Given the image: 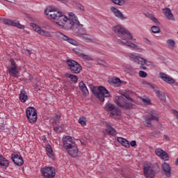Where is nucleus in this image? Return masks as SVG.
I'll return each instance as SVG.
<instances>
[{
  "mask_svg": "<svg viewBox=\"0 0 178 178\" xmlns=\"http://www.w3.org/2000/svg\"><path fill=\"white\" fill-rule=\"evenodd\" d=\"M44 13L47 19L56 23V26L63 27L64 25L67 30H73L74 27L80 24L79 18L73 13H69L67 17L59 11L52 10V8H47Z\"/></svg>",
  "mask_w": 178,
  "mask_h": 178,
  "instance_id": "f257e3e1",
  "label": "nucleus"
},
{
  "mask_svg": "<svg viewBox=\"0 0 178 178\" xmlns=\"http://www.w3.org/2000/svg\"><path fill=\"white\" fill-rule=\"evenodd\" d=\"M114 101L118 106L124 108V109H130V108H133L131 98H129V96L124 95H117L115 96Z\"/></svg>",
  "mask_w": 178,
  "mask_h": 178,
  "instance_id": "f03ea898",
  "label": "nucleus"
},
{
  "mask_svg": "<svg viewBox=\"0 0 178 178\" xmlns=\"http://www.w3.org/2000/svg\"><path fill=\"white\" fill-rule=\"evenodd\" d=\"M113 31L118 35H122V37L127 40H133V35L122 25H117L113 27Z\"/></svg>",
  "mask_w": 178,
  "mask_h": 178,
  "instance_id": "7ed1b4c3",
  "label": "nucleus"
},
{
  "mask_svg": "<svg viewBox=\"0 0 178 178\" xmlns=\"http://www.w3.org/2000/svg\"><path fill=\"white\" fill-rule=\"evenodd\" d=\"M129 58L131 62H135V63L140 65V69H143V70H147V67L144 66L145 65H147V60H145L144 58H142L140 54H137L136 53H130Z\"/></svg>",
  "mask_w": 178,
  "mask_h": 178,
  "instance_id": "20e7f679",
  "label": "nucleus"
},
{
  "mask_svg": "<svg viewBox=\"0 0 178 178\" xmlns=\"http://www.w3.org/2000/svg\"><path fill=\"white\" fill-rule=\"evenodd\" d=\"M158 166L156 165H153L151 163H147L145 165L143 168V172L145 177L147 178H154L155 175H156V168Z\"/></svg>",
  "mask_w": 178,
  "mask_h": 178,
  "instance_id": "39448f33",
  "label": "nucleus"
},
{
  "mask_svg": "<svg viewBox=\"0 0 178 178\" xmlns=\"http://www.w3.org/2000/svg\"><path fill=\"white\" fill-rule=\"evenodd\" d=\"M66 64L72 73H74L75 74H79V73H80L81 70H83V68L80 63H79L76 60L68 59L66 60Z\"/></svg>",
  "mask_w": 178,
  "mask_h": 178,
  "instance_id": "423d86ee",
  "label": "nucleus"
},
{
  "mask_svg": "<svg viewBox=\"0 0 178 178\" xmlns=\"http://www.w3.org/2000/svg\"><path fill=\"white\" fill-rule=\"evenodd\" d=\"M105 109L107 112H110V116L113 119H120V111L111 103H106Z\"/></svg>",
  "mask_w": 178,
  "mask_h": 178,
  "instance_id": "0eeeda50",
  "label": "nucleus"
},
{
  "mask_svg": "<svg viewBox=\"0 0 178 178\" xmlns=\"http://www.w3.org/2000/svg\"><path fill=\"white\" fill-rule=\"evenodd\" d=\"M152 120H156V122L159 120V114L155 110H152L149 113V115L145 118V123L147 127H152Z\"/></svg>",
  "mask_w": 178,
  "mask_h": 178,
  "instance_id": "6e6552de",
  "label": "nucleus"
},
{
  "mask_svg": "<svg viewBox=\"0 0 178 178\" xmlns=\"http://www.w3.org/2000/svg\"><path fill=\"white\" fill-rule=\"evenodd\" d=\"M40 173L44 178H54L56 175V170L54 167L44 166L40 168Z\"/></svg>",
  "mask_w": 178,
  "mask_h": 178,
  "instance_id": "1a4fd4ad",
  "label": "nucleus"
},
{
  "mask_svg": "<svg viewBox=\"0 0 178 178\" xmlns=\"http://www.w3.org/2000/svg\"><path fill=\"white\" fill-rule=\"evenodd\" d=\"M98 90L99 92H93L95 95H96L97 98H99L101 102H104V101H105V98L111 97L109 91L106 90V88H105L104 86H99L98 88Z\"/></svg>",
  "mask_w": 178,
  "mask_h": 178,
  "instance_id": "9d476101",
  "label": "nucleus"
},
{
  "mask_svg": "<svg viewBox=\"0 0 178 178\" xmlns=\"http://www.w3.org/2000/svg\"><path fill=\"white\" fill-rule=\"evenodd\" d=\"M26 113L29 123H35V122H37V111H35L34 107H28Z\"/></svg>",
  "mask_w": 178,
  "mask_h": 178,
  "instance_id": "9b49d317",
  "label": "nucleus"
},
{
  "mask_svg": "<svg viewBox=\"0 0 178 178\" xmlns=\"http://www.w3.org/2000/svg\"><path fill=\"white\" fill-rule=\"evenodd\" d=\"M143 84L145 87L151 86V88L154 90V92H156V97H158V98H159L161 101H166V95H165V93H163V92H161L159 88H156L155 87H154V86L149 84L147 81H143Z\"/></svg>",
  "mask_w": 178,
  "mask_h": 178,
  "instance_id": "f8f14e48",
  "label": "nucleus"
},
{
  "mask_svg": "<svg viewBox=\"0 0 178 178\" xmlns=\"http://www.w3.org/2000/svg\"><path fill=\"white\" fill-rule=\"evenodd\" d=\"M56 36L57 37V38L61 40V41H67V42H69L72 45H77V41L74 40L71 38H69L68 36L59 31L56 33Z\"/></svg>",
  "mask_w": 178,
  "mask_h": 178,
  "instance_id": "ddd939ff",
  "label": "nucleus"
},
{
  "mask_svg": "<svg viewBox=\"0 0 178 178\" xmlns=\"http://www.w3.org/2000/svg\"><path fill=\"white\" fill-rule=\"evenodd\" d=\"M10 158L13 163L17 166H22L24 163V160H23L22 155L16 152L13 153Z\"/></svg>",
  "mask_w": 178,
  "mask_h": 178,
  "instance_id": "4468645a",
  "label": "nucleus"
},
{
  "mask_svg": "<svg viewBox=\"0 0 178 178\" xmlns=\"http://www.w3.org/2000/svg\"><path fill=\"white\" fill-rule=\"evenodd\" d=\"M30 26L31 27H33L34 31H36L38 34H40V35H44V37H51V33L42 30L41 27L36 24L31 23Z\"/></svg>",
  "mask_w": 178,
  "mask_h": 178,
  "instance_id": "2eb2a0df",
  "label": "nucleus"
},
{
  "mask_svg": "<svg viewBox=\"0 0 178 178\" xmlns=\"http://www.w3.org/2000/svg\"><path fill=\"white\" fill-rule=\"evenodd\" d=\"M75 143L76 142H74V140H73V138H72V136H66L63 138V148L65 149H68L70 147H72Z\"/></svg>",
  "mask_w": 178,
  "mask_h": 178,
  "instance_id": "dca6fc26",
  "label": "nucleus"
},
{
  "mask_svg": "<svg viewBox=\"0 0 178 178\" xmlns=\"http://www.w3.org/2000/svg\"><path fill=\"white\" fill-rule=\"evenodd\" d=\"M65 151H67V154H69V155H70V156L72 158H76V156L79 155V148L77 147V144L76 143H74V145L67 149H65Z\"/></svg>",
  "mask_w": 178,
  "mask_h": 178,
  "instance_id": "f3484780",
  "label": "nucleus"
},
{
  "mask_svg": "<svg viewBox=\"0 0 178 178\" xmlns=\"http://www.w3.org/2000/svg\"><path fill=\"white\" fill-rule=\"evenodd\" d=\"M11 65L8 69V72L12 77H17V74L19 73V70H17V65H16V62L15 60H10Z\"/></svg>",
  "mask_w": 178,
  "mask_h": 178,
  "instance_id": "a211bd4d",
  "label": "nucleus"
},
{
  "mask_svg": "<svg viewBox=\"0 0 178 178\" xmlns=\"http://www.w3.org/2000/svg\"><path fill=\"white\" fill-rule=\"evenodd\" d=\"M159 76H160V79H161L163 81H165V83H167L168 84H175L176 83V80H175L170 76L163 72H160Z\"/></svg>",
  "mask_w": 178,
  "mask_h": 178,
  "instance_id": "6ab92c4d",
  "label": "nucleus"
},
{
  "mask_svg": "<svg viewBox=\"0 0 178 178\" xmlns=\"http://www.w3.org/2000/svg\"><path fill=\"white\" fill-rule=\"evenodd\" d=\"M155 154L163 161H169V155L161 148L156 149Z\"/></svg>",
  "mask_w": 178,
  "mask_h": 178,
  "instance_id": "aec40b11",
  "label": "nucleus"
},
{
  "mask_svg": "<svg viewBox=\"0 0 178 178\" xmlns=\"http://www.w3.org/2000/svg\"><path fill=\"white\" fill-rule=\"evenodd\" d=\"M74 51L75 52V54H76V55H78L81 58H83V59H86V60H92V58H91L90 56L83 54V51L79 49V47L74 48Z\"/></svg>",
  "mask_w": 178,
  "mask_h": 178,
  "instance_id": "412c9836",
  "label": "nucleus"
},
{
  "mask_svg": "<svg viewBox=\"0 0 178 178\" xmlns=\"http://www.w3.org/2000/svg\"><path fill=\"white\" fill-rule=\"evenodd\" d=\"M161 168L166 177H170L172 175V169L170 168V165H169L168 163H164L162 164Z\"/></svg>",
  "mask_w": 178,
  "mask_h": 178,
  "instance_id": "4be33fe9",
  "label": "nucleus"
},
{
  "mask_svg": "<svg viewBox=\"0 0 178 178\" xmlns=\"http://www.w3.org/2000/svg\"><path fill=\"white\" fill-rule=\"evenodd\" d=\"M111 10L113 12V15L115 16V17H118V19H120L121 20H124L126 18L124 17V15L120 12V10H118V8H115L114 6L111 7Z\"/></svg>",
  "mask_w": 178,
  "mask_h": 178,
  "instance_id": "5701e85b",
  "label": "nucleus"
},
{
  "mask_svg": "<svg viewBox=\"0 0 178 178\" xmlns=\"http://www.w3.org/2000/svg\"><path fill=\"white\" fill-rule=\"evenodd\" d=\"M109 84L113 87H120L122 86V81L118 77H113L108 81Z\"/></svg>",
  "mask_w": 178,
  "mask_h": 178,
  "instance_id": "b1692460",
  "label": "nucleus"
},
{
  "mask_svg": "<svg viewBox=\"0 0 178 178\" xmlns=\"http://www.w3.org/2000/svg\"><path fill=\"white\" fill-rule=\"evenodd\" d=\"M163 14L165 16V17L168 19V20H172L175 21V16L172 13V10L170 8H165L163 10Z\"/></svg>",
  "mask_w": 178,
  "mask_h": 178,
  "instance_id": "393cba45",
  "label": "nucleus"
},
{
  "mask_svg": "<svg viewBox=\"0 0 178 178\" xmlns=\"http://www.w3.org/2000/svg\"><path fill=\"white\" fill-rule=\"evenodd\" d=\"M9 161L6 159V158L0 155V166H1V168H9Z\"/></svg>",
  "mask_w": 178,
  "mask_h": 178,
  "instance_id": "a878e982",
  "label": "nucleus"
},
{
  "mask_svg": "<svg viewBox=\"0 0 178 178\" xmlns=\"http://www.w3.org/2000/svg\"><path fill=\"white\" fill-rule=\"evenodd\" d=\"M119 42H121V44H124V45H127L128 47H130L131 48H137V45L136 44L127 40L125 39H118Z\"/></svg>",
  "mask_w": 178,
  "mask_h": 178,
  "instance_id": "bb28decb",
  "label": "nucleus"
},
{
  "mask_svg": "<svg viewBox=\"0 0 178 178\" xmlns=\"http://www.w3.org/2000/svg\"><path fill=\"white\" fill-rule=\"evenodd\" d=\"M106 131L109 134V136H116V129L115 128L112 127V126L107 124L106 125Z\"/></svg>",
  "mask_w": 178,
  "mask_h": 178,
  "instance_id": "cd10ccee",
  "label": "nucleus"
},
{
  "mask_svg": "<svg viewBox=\"0 0 178 178\" xmlns=\"http://www.w3.org/2000/svg\"><path fill=\"white\" fill-rule=\"evenodd\" d=\"M18 22L19 21L17 20H10L8 19H4L3 21L4 24H7V26H12L13 27H17Z\"/></svg>",
  "mask_w": 178,
  "mask_h": 178,
  "instance_id": "c85d7f7f",
  "label": "nucleus"
},
{
  "mask_svg": "<svg viewBox=\"0 0 178 178\" xmlns=\"http://www.w3.org/2000/svg\"><path fill=\"white\" fill-rule=\"evenodd\" d=\"M118 141L120 143V144H122L123 147L125 148H129L130 147V143H129V140H127L126 138H118Z\"/></svg>",
  "mask_w": 178,
  "mask_h": 178,
  "instance_id": "c756f323",
  "label": "nucleus"
},
{
  "mask_svg": "<svg viewBox=\"0 0 178 178\" xmlns=\"http://www.w3.org/2000/svg\"><path fill=\"white\" fill-rule=\"evenodd\" d=\"M79 88L84 95L88 94V88H87V86L83 81L79 82Z\"/></svg>",
  "mask_w": 178,
  "mask_h": 178,
  "instance_id": "7c9ffc66",
  "label": "nucleus"
},
{
  "mask_svg": "<svg viewBox=\"0 0 178 178\" xmlns=\"http://www.w3.org/2000/svg\"><path fill=\"white\" fill-rule=\"evenodd\" d=\"M28 99L29 96H27L26 91L24 90H22L19 94V101L24 103L26 101H27Z\"/></svg>",
  "mask_w": 178,
  "mask_h": 178,
  "instance_id": "2f4dec72",
  "label": "nucleus"
},
{
  "mask_svg": "<svg viewBox=\"0 0 178 178\" xmlns=\"http://www.w3.org/2000/svg\"><path fill=\"white\" fill-rule=\"evenodd\" d=\"M46 151L49 158L54 157V150L52 149V147L50 145H46Z\"/></svg>",
  "mask_w": 178,
  "mask_h": 178,
  "instance_id": "473e14b6",
  "label": "nucleus"
},
{
  "mask_svg": "<svg viewBox=\"0 0 178 178\" xmlns=\"http://www.w3.org/2000/svg\"><path fill=\"white\" fill-rule=\"evenodd\" d=\"M65 76L67 79H70L71 81H72L73 83H77V81L79 80V78L77 77V76L72 74H67Z\"/></svg>",
  "mask_w": 178,
  "mask_h": 178,
  "instance_id": "72a5a7b5",
  "label": "nucleus"
},
{
  "mask_svg": "<svg viewBox=\"0 0 178 178\" xmlns=\"http://www.w3.org/2000/svg\"><path fill=\"white\" fill-rule=\"evenodd\" d=\"M166 44L168 48H170V49H173L175 48V45H176V42L172 39L167 40Z\"/></svg>",
  "mask_w": 178,
  "mask_h": 178,
  "instance_id": "f704fd0d",
  "label": "nucleus"
},
{
  "mask_svg": "<svg viewBox=\"0 0 178 178\" xmlns=\"http://www.w3.org/2000/svg\"><path fill=\"white\" fill-rule=\"evenodd\" d=\"M113 3H115V5H119L120 6H122L124 5L125 1L124 0H111Z\"/></svg>",
  "mask_w": 178,
  "mask_h": 178,
  "instance_id": "c9c22d12",
  "label": "nucleus"
},
{
  "mask_svg": "<svg viewBox=\"0 0 178 178\" xmlns=\"http://www.w3.org/2000/svg\"><path fill=\"white\" fill-rule=\"evenodd\" d=\"M82 38L85 41H87V42H90V41H92V39L91 38V36L90 35L83 34Z\"/></svg>",
  "mask_w": 178,
  "mask_h": 178,
  "instance_id": "e433bc0d",
  "label": "nucleus"
},
{
  "mask_svg": "<svg viewBox=\"0 0 178 178\" xmlns=\"http://www.w3.org/2000/svg\"><path fill=\"white\" fill-rule=\"evenodd\" d=\"M152 33H154V34H158V33H160L161 29H160L159 26H153L152 27Z\"/></svg>",
  "mask_w": 178,
  "mask_h": 178,
  "instance_id": "4c0bfd02",
  "label": "nucleus"
},
{
  "mask_svg": "<svg viewBox=\"0 0 178 178\" xmlns=\"http://www.w3.org/2000/svg\"><path fill=\"white\" fill-rule=\"evenodd\" d=\"M97 63L98 65H101L102 66H104V67H106L108 66V64L105 61L101 59H98L97 60Z\"/></svg>",
  "mask_w": 178,
  "mask_h": 178,
  "instance_id": "58836bf2",
  "label": "nucleus"
},
{
  "mask_svg": "<svg viewBox=\"0 0 178 178\" xmlns=\"http://www.w3.org/2000/svg\"><path fill=\"white\" fill-rule=\"evenodd\" d=\"M60 118H61L60 115H56V119H54L53 121V126H56V124L58 123V122L60 120Z\"/></svg>",
  "mask_w": 178,
  "mask_h": 178,
  "instance_id": "ea45409f",
  "label": "nucleus"
},
{
  "mask_svg": "<svg viewBox=\"0 0 178 178\" xmlns=\"http://www.w3.org/2000/svg\"><path fill=\"white\" fill-rule=\"evenodd\" d=\"M79 123L81 124V126H87V122H86V120H83V118L79 119Z\"/></svg>",
  "mask_w": 178,
  "mask_h": 178,
  "instance_id": "a19ab883",
  "label": "nucleus"
},
{
  "mask_svg": "<svg viewBox=\"0 0 178 178\" xmlns=\"http://www.w3.org/2000/svg\"><path fill=\"white\" fill-rule=\"evenodd\" d=\"M139 76H140V77L145 78V77H147V76H148V74H147V72H145L144 71H140Z\"/></svg>",
  "mask_w": 178,
  "mask_h": 178,
  "instance_id": "79ce46f5",
  "label": "nucleus"
},
{
  "mask_svg": "<svg viewBox=\"0 0 178 178\" xmlns=\"http://www.w3.org/2000/svg\"><path fill=\"white\" fill-rule=\"evenodd\" d=\"M54 131H56V133H60L62 131V129H60V127H59V126L55 127V125H54Z\"/></svg>",
  "mask_w": 178,
  "mask_h": 178,
  "instance_id": "37998d69",
  "label": "nucleus"
},
{
  "mask_svg": "<svg viewBox=\"0 0 178 178\" xmlns=\"http://www.w3.org/2000/svg\"><path fill=\"white\" fill-rule=\"evenodd\" d=\"M143 102L146 104V105H151V100L149 99H143Z\"/></svg>",
  "mask_w": 178,
  "mask_h": 178,
  "instance_id": "c03bdc74",
  "label": "nucleus"
},
{
  "mask_svg": "<svg viewBox=\"0 0 178 178\" xmlns=\"http://www.w3.org/2000/svg\"><path fill=\"white\" fill-rule=\"evenodd\" d=\"M17 29H19L21 30H24V26L22 25V24H20V22H18V23L17 24Z\"/></svg>",
  "mask_w": 178,
  "mask_h": 178,
  "instance_id": "a18cd8bd",
  "label": "nucleus"
},
{
  "mask_svg": "<svg viewBox=\"0 0 178 178\" xmlns=\"http://www.w3.org/2000/svg\"><path fill=\"white\" fill-rule=\"evenodd\" d=\"M130 145L131 147H136V145H137V142H136V140H132L130 142Z\"/></svg>",
  "mask_w": 178,
  "mask_h": 178,
  "instance_id": "49530a36",
  "label": "nucleus"
},
{
  "mask_svg": "<svg viewBox=\"0 0 178 178\" xmlns=\"http://www.w3.org/2000/svg\"><path fill=\"white\" fill-rule=\"evenodd\" d=\"M152 20L154 23H158V19L155 17H152Z\"/></svg>",
  "mask_w": 178,
  "mask_h": 178,
  "instance_id": "de8ad7c7",
  "label": "nucleus"
},
{
  "mask_svg": "<svg viewBox=\"0 0 178 178\" xmlns=\"http://www.w3.org/2000/svg\"><path fill=\"white\" fill-rule=\"evenodd\" d=\"M58 127H60V129H61V131L63 130V128L65 127V125L63 124H60Z\"/></svg>",
  "mask_w": 178,
  "mask_h": 178,
  "instance_id": "09e8293b",
  "label": "nucleus"
},
{
  "mask_svg": "<svg viewBox=\"0 0 178 178\" xmlns=\"http://www.w3.org/2000/svg\"><path fill=\"white\" fill-rule=\"evenodd\" d=\"M145 42H146V44H151V41H149V40L147 38L145 39Z\"/></svg>",
  "mask_w": 178,
  "mask_h": 178,
  "instance_id": "8fccbe9b",
  "label": "nucleus"
},
{
  "mask_svg": "<svg viewBox=\"0 0 178 178\" xmlns=\"http://www.w3.org/2000/svg\"><path fill=\"white\" fill-rule=\"evenodd\" d=\"M26 52L28 55H31V51L26 49Z\"/></svg>",
  "mask_w": 178,
  "mask_h": 178,
  "instance_id": "3c124183",
  "label": "nucleus"
},
{
  "mask_svg": "<svg viewBox=\"0 0 178 178\" xmlns=\"http://www.w3.org/2000/svg\"><path fill=\"white\" fill-rule=\"evenodd\" d=\"M61 2H63V3H65V2H69V0H59Z\"/></svg>",
  "mask_w": 178,
  "mask_h": 178,
  "instance_id": "603ef678",
  "label": "nucleus"
},
{
  "mask_svg": "<svg viewBox=\"0 0 178 178\" xmlns=\"http://www.w3.org/2000/svg\"><path fill=\"white\" fill-rule=\"evenodd\" d=\"M164 137H165V140H169V136L165 135Z\"/></svg>",
  "mask_w": 178,
  "mask_h": 178,
  "instance_id": "864d4df0",
  "label": "nucleus"
},
{
  "mask_svg": "<svg viewBox=\"0 0 178 178\" xmlns=\"http://www.w3.org/2000/svg\"><path fill=\"white\" fill-rule=\"evenodd\" d=\"M175 165H178V158L175 161Z\"/></svg>",
  "mask_w": 178,
  "mask_h": 178,
  "instance_id": "5fc2aeb1",
  "label": "nucleus"
},
{
  "mask_svg": "<svg viewBox=\"0 0 178 178\" xmlns=\"http://www.w3.org/2000/svg\"><path fill=\"white\" fill-rule=\"evenodd\" d=\"M80 9H81V10H84V7L81 6V7L80 8Z\"/></svg>",
  "mask_w": 178,
  "mask_h": 178,
  "instance_id": "6e6d98bb",
  "label": "nucleus"
},
{
  "mask_svg": "<svg viewBox=\"0 0 178 178\" xmlns=\"http://www.w3.org/2000/svg\"><path fill=\"white\" fill-rule=\"evenodd\" d=\"M4 1H6V2H11V1H8V0H4Z\"/></svg>",
  "mask_w": 178,
  "mask_h": 178,
  "instance_id": "4d7b16f0",
  "label": "nucleus"
},
{
  "mask_svg": "<svg viewBox=\"0 0 178 178\" xmlns=\"http://www.w3.org/2000/svg\"><path fill=\"white\" fill-rule=\"evenodd\" d=\"M1 19L0 18V22H1Z\"/></svg>",
  "mask_w": 178,
  "mask_h": 178,
  "instance_id": "13d9d810",
  "label": "nucleus"
},
{
  "mask_svg": "<svg viewBox=\"0 0 178 178\" xmlns=\"http://www.w3.org/2000/svg\"><path fill=\"white\" fill-rule=\"evenodd\" d=\"M0 129H1V126H0Z\"/></svg>",
  "mask_w": 178,
  "mask_h": 178,
  "instance_id": "bf43d9fd",
  "label": "nucleus"
}]
</instances>
